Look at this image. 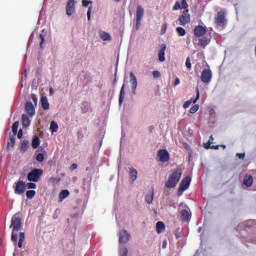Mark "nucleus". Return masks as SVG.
Segmentation results:
<instances>
[{
	"label": "nucleus",
	"mask_w": 256,
	"mask_h": 256,
	"mask_svg": "<svg viewBox=\"0 0 256 256\" xmlns=\"http://www.w3.org/2000/svg\"><path fill=\"white\" fill-rule=\"evenodd\" d=\"M0 245H1V238H0Z\"/></svg>",
	"instance_id": "680f3d73"
},
{
	"label": "nucleus",
	"mask_w": 256,
	"mask_h": 256,
	"mask_svg": "<svg viewBox=\"0 0 256 256\" xmlns=\"http://www.w3.org/2000/svg\"><path fill=\"white\" fill-rule=\"evenodd\" d=\"M157 157L161 163H167L171 159V155H169V151L165 149H160L158 151Z\"/></svg>",
	"instance_id": "0eeeda50"
},
{
	"label": "nucleus",
	"mask_w": 256,
	"mask_h": 256,
	"mask_svg": "<svg viewBox=\"0 0 256 256\" xmlns=\"http://www.w3.org/2000/svg\"><path fill=\"white\" fill-rule=\"evenodd\" d=\"M29 125H31V119H29V116H27V114H23L22 115V127L24 129H27V127H29Z\"/></svg>",
	"instance_id": "412c9836"
},
{
	"label": "nucleus",
	"mask_w": 256,
	"mask_h": 256,
	"mask_svg": "<svg viewBox=\"0 0 256 256\" xmlns=\"http://www.w3.org/2000/svg\"><path fill=\"white\" fill-rule=\"evenodd\" d=\"M209 43H211V40L207 37H201L198 40V47H201V49H205V47H207V45H209Z\"/></svg>",
	"instance_id": "a211bd4d"
},
{
	"label": "nucleus",
	"mask_w": 256,
	"mask_h": 256,
	"mask_svg": "<svg viewBox=\"0 0 256 256\" xmlns=\"http://www.w3.org/2000/svg\"><path fill=\"white\" fill-rule=\"evenodd\" d=\"M41 145V140L39 136L35 135L32 140V148L37 149Z\"/></svg>",
	"instance_id": "cd10ccee"
},
{
	"label": "nucleus",
	"mask_w": 256,
	"mask_h": 256,
	"mask_svg": "<svg viewBox=\"0 0 256 256\" xmlns=\"http://www.w3.org/2000/svg\"><path fill=\"white\" fill-rule=\"evenodd\" d=\"M22 227H23V221L21 219V216H19V214H15L14 216H12L11 224H10V228L12 229L11 241L14 242L15 247H17V241L19 239V236L17 235V233L21 231Z\"/></svg>",
	"instance_id": "f257e3e1"
},
{
	"label": "nucleus",
	"mask_w": 256,
	"mask_h": 256,
	"mask_svg": "<svg viewBox=\"0 0 256 256\" xmlns=\"http://www.w3.org/2000/svg\"><path fill=\"white\" fill-rule=\"evenodd\" d=\"M91 11H93V7H92V6H90V7L88 8V11H87L88 21H91Z\"/></svg>",
	"instance_id": "de8ad7c7"
},
{
	"label": "nucleus",
	"mask_w": 256,
	"mask_h": 256,
	"mask_svg": "<svg viewBox=\"0 0 256 256\" xmlns=\"http://www.w3.org/2000/svg\"><path fill=\"white\" fill-rule=\"evenodd\" d=\"M166 32H167V24H163L161 28V33L162 35H165Z\"/></svg>",
	"instance_id": "09e8293b"
},
{
	"label": "nucleus",
	"mask_w": 256,
	"mask_h": 256,
	"mask_svg": "<svg viewBox=\"0 0 256 256\" xmlns=\"http://www.w3.org/2000/svg\"><path fill=\"white\" fill-rule=\"evenodd\" d=\"M40 49H43V43H45V36L40 34Z\"/></svg>",
	"instance_id": "37998d69"
},
{
	"label": "nucleus",
	"mask_w": 256,
	"mask_h": 256,
	"mask_svg": "<svg viewBox=\"0 0 256 256\" xmlns=\"http://www.w3.org/2000/svg\"><path fill=\"white\" fill-rule=\"evenodd\" d=\"M214 141L213 136H210V139L207 144H205V149H219V145H212Z\"/></svg>",
	"instance_id": "bb28decb"
},
{
	"label": "nucleus",
	"mask_w": 256,
	"mask_h": 256,
	"mask_svg": "<svg viewBox=\"0 0 256 256\" xmlns=\"http://www.w3.org/2000/svg\"><path fill=\"white\" fill-rule=\"evenodd\" d=\"M24 241H25V232H20L19 240H18V247H19V249H23Z\"/></svg>",
	"instance_id": "c756f323"
},
{
	"label": "nucleus",
	"mask_w": 256,
	"mask_h": 256,
	"mask_svg": "<svg viewBox=\"0 0 256 256\" xmlns=\"http://www.w3.org/2000/svg\"><path fill=\"white\" fill-rule=\"evenodd\" d=\"M18 129H19V121H16L12 125V133H13V135H17Z\"/></svg>",
	"instance_id": "e433bc0d"
},
{
	"label": "nucleus",
	"mask_w": 256,
	"mask_h": 256,
	"mask_svg": "<svg viewBox=\"0 0 256 256\" xmlns=\"http://www.w3.org/2000/svg\"><path fill=\"white\" fill-rule=\"evenodd\" d=\"M50 181H51V183H61V178H59V177H57V178H55V177H52V178H50Z\"/></svg>",
	"instance_id": "49530a36"
},
{
	"label": "nucleus",
	"mask_w": 256,
	"mask_h": 256,
	"mask_svg": "<svg viewBox=\"0 0 256 256\" xmlns=\"http://www.w3.org/2000/svg\"><path fill=\"white\" fill-rule=\"evenodd\" d=\"M116 3H119V1H121V0H114Z\"/></svg>",
	"instance_id": "bf43d9fd"
},
{
	"label": "nucleus",
	"mask_w": 256,
	"mask_h": 256,
	"mask_svg": "<svg viewBox=\"0 0 256 256\" xmlns=\"http://www.w3.org/2000/svg\"><path fill=\"white\" fill-rule=\"evenodd\" d=\"M167 49V45L161 44L160 50L158 52V59L160 63H163L165 61V51Z\"/></svg>",
	"instance_id": "f3484780"
},
{
	"label": "nucleus",
	"mask_w": 256,
	"mask_h": 256,
	"mask_svg": "<svg viewBox=\"0 0 256 256\" xmlns=\"http://www.w3.org/2000/svg\"><path fill=\"white\" fill-rule=\"evenodd\" d=\"M186 67H187L188 71H191L192 65H191V58L190 57L186 58Z\"/></svg>",
	"instance_id": "a19ab883"
},
{
	"label": "nucleus",
	"mask_w": 256,
	"mask_h": 256,
	"mask_svg": "<svg viewBox=\"0 0 256 256\" xmlns=\"http://www.w3.org/2000/svg\"><path fill=\"white\" fill-rule=\"evenodd\" d=\"M40 102L42 105V109H44V111H47L49 109V100L47 99V97L42 96Z\"/></svg>",
	"instance_id": "b1692460"
},
{
	"label": "nucleus",
	"mask_w": 256,
	"mask_h": 256,
	"mask_svg": "<svg viewBox=\"0 0 256 256\" xmlns=\"http://www.w3.org/2000/svg\"><path fill=\"white\" fill-rule=\"evenodd\" d=\"M143 15H145V8H143L141 5H138L136 9V29L141 27V20L143 19Z\"/></svg>",
	"instance_id": "423d86ee"
},
{
	"label": "nucleus",
	"mask_w": 256,
	"mask_h": 256,
	"mask_svg": "<svg viewBox=\"0 0 256 256\" xmlns=\"http://www.w3.org/2000/svg\"><path fill=\"white\" fill-rule=\"evenodd\" d=\"M199 97H200V94H199V90L198 88L196 89V98H192L190 100H187L184 104H183V108L184 109H189V107H191V105H193V103H197V101H199Z\"/></svg>",
	"instance_id": "2eb2a0df"
},
{
	"label": "nucleus",
	"mask_w": 256,
	"mask_h": 256,
	"mask_svg": "<svg viewBox=\"0 0 256 256\" xmlns=\"http://www.w3.org/2000/svg\"><path fill=\"white\" fill-rule=\"evenodd\" d=\"M179 25L185 27L188 23H191V14H189V9H186L178 18Z\"/></svg>",
	"instance_id": "39448f33"
},
{
	"label": "nucleus",
	"mask_w": 256,
	"mask_h": 256,
	"mask_svg": "<svg viewBox=\"0 0 256 256\" xmlns=\"http://www.w3.org/2000/svg\"><path fill=\"white\" fill-rule=\"evenodd\" d=\"M152 75H153L154 79H159V77H161V72L155 70V71H153Z\"/></svg>",
	"instance_id": "a18cd8bd"
},
{
	"label": "nucleus",
	"mask_w": 256,
	"mask_h": 256,
	"mask_svg": "<svg viewBox=\"0 0 256 256\" xmlns=\"http://www.w3.org/2000/svg\"><path fill=\"white\" fill-rule=\"evenodd\" d=\"M129 176H130V183H135V181H137V169L130 168Z\"/></svg>",
	"instance_id": "4be33fe9"
},
{
	"label": "nucleus",
	"mask_w": 256,
	"mask_h": 256,
	"mask_svg": "<svg viewBox=\"0 0 256 256\" xmlns=\"http://www.w3.org/2000/svg\"><path fill=\"white\" fill-rule=\"evenodd\" d=\"M27 149H29V142L27 140H24L22 143H21V148H20V151L22 153H25V151H27Z\"/></svg>",
	"instance_id": "f704fd0d"
},
{
	"label": "nucleus",
	"mask_w": 256,
	"mask_h": 256,
	"mask_svg": "<svg viewBox=\"0 0 256 256\" xmlns=\"http://www.w3.org/2000/svg\"><path fill=\"white\" fill-rule=\"evenodd\" d=\"M190 185H191V177L186 176L185 178H183L177 190L178 197H181V195H183V193H185V191L189 189Z\"/></svg>",
	"instance_id": "20e7f679"
},
{
	"label": "nucleus",
	"mask_w": 256,
	"mask_h": 256,
	"mask_svg": "<svg viewBox=\"0 0 256 256\" xmlns=\"http://www.w3.org/2000/svg\"><path fill=\"white\" fill-rule=\"evenodd\" d=\"M36 161H38V163H43V161H45V155H43V153H39L36 156Z\"/></svg>",
	"instance_id": "ea45409f"
},
{
	"label": "nucleus",
	"mask_w": 256,
	"mask_h": 256,
	"mask_svg": "<svg viewBox=\"0 0 256 256\" xmlns=\"http://www.w3.org/2000/svg\"><path fill=\"white\" fill-rule=\"evenodd\" d=\"M101 39L102 41H111V35H109L107 32H102Z\"/></svg>",
	"instance_id": "c9c22d12"
},
{
	"label": "nucleus",
	"mask_w": 256,
	"mask_h": 256,
	"mask_svg": "<svg viewBox=\"0 0 256 256\" xmlns=\"http://www.w3.org/2000/svg\"><path fill=\"white\" fill-rule=\"evenodd\" d=\"M182 221H190L191 220V212L189 210H181L180 212Z\"/></svg>",
	"instance_id": "6ab92c4d"
},
{
	"label": "nucleus",
	"mask_w": 256,
	"mask_h": 256,
	"mask_svg": "<svg viewBox=\"0 0 256 256\" xmlns=\"http://www.w3.org/2000/svg\"><path fill=\"white\" fill-rule=\"evenodd\" d=\"M77 137H78V139L81 141V140L83 139V137H84L83 131L79 130V131L77 132Z\"/></svg>",
	"instance_id": "8fccbe9b"
},
{
	"label": "nucleus",
	"mask_w": 256,
	"mask_h": 256,
	"mask_svg": "<svg viewBox=\"0 0 256 256\" xmlns=\"http://www.w3.org/2000/svg\"><path fill=\"white\" fill-rule=\"evenodd\" d=\"M16 136L17 135H14V134L9 136V142L7 144L8 149L11 147H15Z\"/></svg>",
	"instance_id": "7c9ffc66"
},
{
	"label": "nucleus",
	"mask_w": 256,
	"mask_h": 256,
	"mask_svg": "<svg viewBox=\"0 0 256 256\" xmlns=\"http://www.w3.org/2000/svg\"><path fill=\"white\" fill-rule=\"evenodd\" d=\"M43 176V169H39V168H34L32 169L28 175H27V179L30 182L33 183H38V181H40L41 177Z\"/></svg>",
	"instance_id": "7ed1b4c3"
},
{
	"label": "nucleus",
	"mask_w": 256,
	"mask_h": 256,
	"mask_svg": "<svg viewBox=\"0 0 256 256\" xmlns=\"http://www.w3.org/2000/svg\"><path fill=\"white\" fill-rule=\"evenodd\" d=\"M14 191H15L16 195H23V193H25V191H27V184L24 181L19 180L16 183V187H15Z\"/></svg>",
	"instance_id": "6e6552de"
},
{
	"label": "nucleus",
	"mask_w": 256,
	"mask_h": 256,
	"mask_svg": "<svg viewBox=\"0 0 256 256\" xmlns=\"http://www.w3.org/2000/svg\"><path fill=\"white\" fill-rule=\"evenodd\" d=\"M69 195H70L69 190H62L59 194L60 201L67 199V197H69Z\"/></svg>",
	"instance_id": "473e14b6"
},
{
	"label": "nucleus",
	"mask_w": 256,
	"mask_h": 256,
	"mask_svg": "<svg viewBox=\"0 0 256 256\" xmlns=\"http://www.w3.org/2000/svg\"><path fill=\"white\" fill-rule=\"evenodd\" d=\"M243 183L246 187H251L253 185V176L246 174Z\"/></svg>",
	"instance_id": "5701e85b"
},
{
	"label": "nucleus",
	"mask_w": 256,
	"mask_h": 256,
	"mask_svg": "<svg viewBox=\"0 0 256 256\" xmlns=\"http://www.w3.org/2000/svg\"><path fill=\"white\" fill-rule=\"evenodd\" d=\"M163 231H165V223H163L162 221H159L156 223V232L158 233V235H161V233H163Z\"/></svg>",
	"instance_id": "393cba45"
},
{
	"label": "nucleus",
	"mask_w": 256,
	"mask_h": 256,
	"mask_svg": "<svg viewBox=\"0 0 256 256\" xmlns=\"http://www.w3.org/2000/svg\"><path fill=\"white\" fill-rule=\"evenodd\" d=\"M49 93L50 95H53V88H50Z\"/></svg>",
	"instance_id": "13d9d810"
},
{
	"label": "nucleus",
	"mask_w": 256,
	"mask_h": 256,
	"mask_svg": "<svg viewBox=\"0 0 256 256\" xmlns=\"http://www.w3.org/2000/svg\"><path fill=\"white\" fill-rule=\"evenodd\" d=\"M22 138H23V130L20 129V130L18 131V139H22Z\"/></svg>",
	"instance_id": "6e6d98bb"
},
{
	"label": "nucleus",
	"mask_w": 256,
	"mask_h": 256,
	"mask_svg": "<svg viewBox=\"0 0 256 256\" xmlns=\"http://www.w3.org/2000/svg\"><path fill=\"white\" fill-rule=\"evenodd\" d=\"M199 111V105L198 104H195L194 106H192L191 108H190V113H191V115H195V113H197Z\"/></svg>",
	"instance_id": "58836bf2"
},
{
	"label": "nucleus",
	"mask_w": 256,
	"mask_h": 256,
	"mask_svg": "<svg viewBox=\"0 0 256 256\" xmlns=\"http://www.w3.org/2000/svg\"><path fill=\"white\" fill-rule=\"evenodd\" d=\"M35 195H36L35 190H28V191L26 192V197H27V199H33V197H35Z\"/></svg>",
	"instance_id": "4c0bfd02"
},
{
	"label": "nucleus",
	"mask_w": 256,
	"mask_h": 256,
	"mask_svg": "<svg viewBox=\"0 0 256 256\" xmlns=\"http://www.w3.org/2000/svg\"><path fill=\"white\" fill-rule=\"evenodd\" d=\"M73 13H75V0H68L66 5V15H68V17H71Z\"/></svg>",
	"instance_id": "4468645a"
},
{
	"label": "nucleus",
	"mask_w": 256,
	"mask_h": 256,
	"mask_svg": "<svg viewBox=\"0 0 256 256\" xmlns=\"http://www.w3.org/2000/svg\"><path fill=\"white\" fill-rule=\"evenodd\" d=\"M130 83L132 85V91L135 92L137 90V77L133 72H130Z\"/></svg>",
	"instance_id": "aec40b11"
},
{
	"label": "nucleus",
	"mask_w": 256,
	"mask_h": 256,
	"mask_svg": "<svg viewBox=\"0 0 256 256\" xmlns=\"http://www.w3.org/2000/svg\"><path fill=\"white\" fill-rule=\"evenodd\" d=\"M181 80L179 78H176L174 81V87H177V85H180Z\"/></svg>",
	"instance_id": "864d4df0"
},
{
	"label": "nucleus",
	"mask_w": 256,
	"mask_h": 256,
	"mask_svg": "<svg viewBox=\"0 0 256 256\" xmlns=\"http://www.w3.org/2000/svg\"><path fill=\"white\" fill-rule=\"evenodd\" d=\"M212 77H213V74L211 73V70H209V69H204L201 73L202 83H211Z\"/></svg>",
	"instance_id": "1a4fd4ad"
},
{
	"label": "nucleus",
	"mask_w": 256,
	"mask_h": 256,
	"mask_svg": "<svg viewBox=\"0 0 256 256\" xmlns=\"http://www.w3.org/2000/svg\"><path fill=\"white\" fill-rule=\"evenodd\" d=\"M25 111L29 115V117L35 116V106L33 105L32 102H26Z\"/></svg>",
	"instance_id": "dca6fc26"
},
{
	"label": "nucleus",
	"mask_w": 256,
	"mask_h": 256,
	"mask_svg": "<svg viewBox=\"0 0 256 256\" xmlns=\"http://www.w3.org/2000/svg\"><path fill=\"white\" fill-rule=\"evenodd\" d=\"M75 169H77V163H73V164L70 166V171H75Z\"/></svg>",
	"instance_id": "5fc2aeb1"
},
{
	"label": "nucleus",
	"mask_w": 256,
	"mask_h": 256,
	"mask_svg": "<svg viewBox=\"0 0 256 256\" xmlns=\"http://www.w3.org/2000/svg\"><path fill=\"white\" fill-rule=\"evenodd\" d=\"M58 130H59V125L57 124V122L52 121L50 123V131H51V133H57Z\"/></svg>",
	"instance_id": "2f4dec72"
},
{
	"label": "nucleus",
	"mask_w": 256,
	"mask_h": 256,
	"mask_svg": "<svg viewBox=\"0 0 256 256\" xmlns=\"http://www.w3.org/2000/svg\"><path fill=\"white\" fill-rule=\"evenodd\" d=\"M32 99H33L34 103H37V97L35 95L32 96Z\"/></svg>",
	"instance_id": "4d7b16f0"
},
{
	"label": "nucleus",
	"mask_w": 256,
	"mask_h": 256,
	"mask_svg": "<svg viewBox=\"0 0 256 256\" xmlns=\"http://www.w3.org/2000/svg\"><path fill=\"white\" fill-rule=\"evenodd\" d=\"M129 255V250L127 248L122 249V256H127Z\"/></svg>",
	"instance_id": "3c124183"
},
{
	"label": "nucleus",
	"mask_w": 256,
	"mask_h": 256,
	"mask_svg": "<svg viewBox=\"0 0 256 256\" xmlns=\"http://www.w3.org/2000/svg\"><path fill=\"white\" fill-rule=\"evenodd\" d=\"M26 187H28V189H37V184L33 183V182H29Z\"/></svg>",
	"instance_id": "c03bdc74"
},
{
	"label": "nucleus",
	"mask_w": 256,
	"mask_h": 256,
	"mask_svg": "<svg viewBox=\"0 0 256 256\" xmlns=\"http://www.w3.org/2000/svg\"><path fill=\"white\" fill-rule=\"evenodd\" d=\"M176 33H178L179 37H185V35H187V31H185L183 27H177Z\"/></svg>",
	"instance_id": "72a5a7b5"
},
{
	"label": "nucleus",
	"mask_w": 256,
	"mask_h": 256,
	"mask_svg": "<svg viewBox=\"0 0 256 256\" xmlns=\"http://www.w3.org/2000/svg\"><path fill=\"white\" fill-rule=\"evenodd\" d=\"M207 34V27L203 25H198L194 28V35L195 37H203Z\"/></svg>",
	"instance_id": "ddd939ff"
},
{
	"label": "nucleus",
	"mask_w": 256,
	"mask_h": 256,
	"mask_svg": "<svg viewBox=\"0 0 256 256\" xmlns=\"http://www.w3.org/2000/svg\"><path fill=\"white\" fill-rule=\"evenodd\" d=\"M227 19L225 18V12L220 11L217 13L215 23L218 27H224Z\"/></svg>",
	"instance_id": "9b49d317"
},
{
	"label": "nucleus",
	"mask_w": 256,
	"mask_h": 256,
	"mask_svg": "<svg viewBox=\"0 0 256 256\" xmlns=\"http://www.w3.org/2000/svg\"><path fill=\"white\" fill-rule=\"evenodd\" d=\"M165 246H166V244L164 243V244H163V249H165Z\"/></svg>",
	"instance_id": "052dcab7"
},
{
	"label": "nucleus",
	"mask_w": 256,
	"mask_h": 256,
	"mask_svg": "<svg viewBox=\"0 0 256 256\" xmlns=\"http://www.w3.org/2000/svg\"><path fill=\"white\" fill-rule=\"evenodd\" d=\"M131 239V234L127 230H121L119 233V243L125 244L129 243Z\"/></svg>",
	"instance_id": "9d476101"
},
{
	"label": "nucleus",
	"mask_w": 256,
	"mask_h": 256,
	"mask_svg": "<svg viewBox=\"0 0 256 256\" xmlns=\"http://www.w3.org/2000/svg\"><path fill=\"white\" fill-rule=\"evenodd\" d=\"M82 5L83 7H89V5H93V1L83 0Z\"/></svg>",
	"instance_id": "79ce46f5"
},
{
	"label": "nucleus",
	"mask_w": 256,
	"mask_h": 256,
	"mask_svg": "<svg viewBox=\"0 0 256 256\" xmlns=\"http://www.w3.org/2000/svg\"><path fill=\"white\" fill-rule=\"evenodd\" d=\"M181 177H183V170L181 168L173 169L165 183V187L167 189H175L179 184V181H181Z\"/></svg>",
	"instance_id": "f03ea898"
},
{
	"label": "nucleus",
	"mask_w": 256,
	"mask_h": 256,
	"mask_svg": "<svg viewBox=\"0 0 256 256\" xmlns=\"http://www.w3.org/2000/svg\"><path fill=\"white\" fill-rule=\"evenodd\" d=\"M124 99H125V84H123L120 89L119 105H123Z\"/></svg>",
	"instance_id": "c85d7f7f"
},
{
	"label": "nucleus",
	"mask_w": 256,
	"mask_h": 256,
	"mask_svg": "<svg viewBox=\"0 0 256 256\" xmlns=\"http://www.w3.org/2000/svg\"><path fill=\"white\" fill-rule=\"evenodd\" d=\"M236 157H238L240 159H245V153H237Z\"/></svg>",
	"instance_id": "603ef678"
},
{
	"label": "nucleus",
	"mask_w": 256,
	"mask_h": 256,
	"mask_svg": "<svg viewBox=\"0 0 256 256\" xmlns=\"http://www.w3.org/2000/svg\"><path fill=\"white\" fill-rule=\"evenodd\" d=\"M179 9H184V11H187L189 9V4L187 3V0H181V2L177 1L173 6V11H179Z\"/></svg>",
	"instance_id": "f8f14e48"
},
{
	"label": "nucleus",
	"mask_w": 256,
	"mask_h": 256,
	"mask_svg": "<svg viewBox=\"0 0 256 256\" xmlns=\"http://www.w3.org/2000/svg\"><path fill=\"white\" fill-rule=\"evenodd\" d=\"M154 195H155V190L152 188L151 193L145 196V201L148 203V205H151V203H153Z\"/></svg>",
	"instance_id": "a878e982"
}]
</instances>
